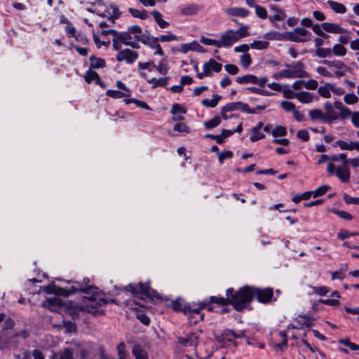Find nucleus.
<instances>
[{
    "mask_svg": "<svg viewBox=\"0 0 359 359\" xmlns=\"http://www.w3.org/2000/svg\"><path fill=\"white\" fill-rule=\"evenodd\" d=\"M227 298L212 296L210 297V303H216L225 306L229 303L232 304L236 310L241 311L246 307L247 304L253 299V291L252 287L245 286L234 292L233 288L226 290Z\"/></svg>",
    "mask_w": 359,
    "mask_h": 359,
    "instance_id": "1",
    "label": "nucleus"
},
{
    "mask_svg": "<svg viewBox=\"0 0 359 359\" xmlns=\"http://www.w3.org/2000/svg\"><path fill=\"white\" fill-rule=\"evenodd\" d=\"M313 324V319L311 318V316L306 315H299L293 320L292 323L288 325L287 327V332H290L292 330H294L298 331L299 330L308 327L309 330L306 331V332L304 333L305 339H303L302 341L311 351H313V349L308 341V335L311 337L314 334V330H311Z\"/></svg>",
    "mask_w": 359,
    "mask_h": 359,
    "instance_id": "2",
    "label": "nucleus"
},
{
    "mask_svg": "<svg viewBox=\"0 0 359 359\" xmlns=\"http://www.w3.org/2000/svg\"><path fill=\"white\" fill-rule=\"evenodd\" d=\"M249 29L250 26L248 25H242L236 31L228 29L220 36V47L227 48L231 47L234 43L238 41L241 39L250 36Z\"/></svg>",
    "mask_w": 359,
    "mask_h": 359,
    "instance_id": "3",
    "label": "nucleus"
},
{
    "mask_svg": "<svg viewBox=\"0 0 359 359\" xmlns=\"http://www.w3.org/2000/svg\"><path fill=\"white\" fill-rule=\"evenodd\" d=\"M107 302L108 301L103 298H98L95 295H93L89 297H83L82 302L78 307L80 311H85L90 313H102L99 310V308L102 305L107 304Z\"/></svg>",
    "mask_w": 359,
    "mask_h": 359,
    "instance_id": "4",
    "label": "nucleus"
},
{
    "mask_svg": "<svg viewBox=\"0 0 359 359\" xmlns=\"http://www.w3.org/2000/svg\"><path fill=\"white\" fill-rule=\"evenodd\" d=\"M347 164L345 163L340 166H335L332 163H329L327 165V171L329 175H336L342 182H348L351 172Z\"/></svg>",
    "mask_w": 359,
    "mask_h": 359,
    "instance_id": "5",
    "label": "nucleus"
},
{
    "mask_svg": "<svg viewBox=\"0 0 359 359\" xmlns=\"http://www.w3.org/2000/svg\"><path fill=\"white\" fill-rule=\"evenodd\" d=\"M323 30L332 34H342L345 32L344 28L335 23L323 22L320 25H316V34L326 39L329 36L324 33Z\"/></svg>",
    "mask_w": 359,
    "mask_h": 359,
    "instance_id": "6",
    "label": "nucleus"
},
{
    "mask_svg": "<svg viewBox=\"0 0 359 359\" xmlns=\"http://www.w3.org/2000/svg\"><path fill=\"white\" fill-rule=\"evenodd\" d=\"M123 290L130 292L133 296L141 295L142 299H143L144 297H151L154 292L149 285H145L142 283L129 284L128 286L123 287Z\"/></svg>",
    "mask_w": 359,
    "mask_h": 359,
    "instance_id": "7",
    "label": "nucleus"
},
{
    "mask_svg": "<svg viewBox=\"0 0 359 359\" xmlns=\"http://www.w3.org/2000/svg\"><path fill=\"white\" fill-rule=\"evenodd\" d=\"M102 34H116L119 37V39L121 40L123 44L126 46H130L133 48H139L140 46L138 45V41L134 39V36L128 32H118L115 29H109L107 31H103L102 32Z\"/></svg>",
    "mask_w": 359,
    "mask_h": 359,
    "instance_id": "8",
    "label": "nucleus"
},
{
    "mask_svg": "<svg viewBox=\"0 0 359 359\" xmlns=\"http://www.w3.org/2000/svg\"><path fill=\"white\" fill-rule=\"evenodd\" d=\"M253 291V298L256 297L259 302L268 303L273 297V290L271 288L260 289L252 287Z\"/></svg>",
    "mask_w": 359,
    "mask_h": 359,
    "instance_id": "9",
    "label": "nucleus"
},
{
    "mask_svg": "<svg viewBox=\"0 0 359 359\" xmlns=\"http://www.w3.org/2000/svg\"><path fill=\"white\" fill-rule=\"evenodd\" d=\"M288 39L292 41H306L311 37V33L304 28H297L293 32H287Z\"/></svg>",
    "mask_w": 359,
    "mask_h": 359,
    "instance_id": "10",
    "label": "nucleus"
},
{
    "mask_svg": "<svg viewBox=\"0 0 359 359\" xmlns=\"http://www.w3.org/2000/svg\"><path fill=\"white\" fill-rule=\"evenodd\" d=\"M138 57V53L130 49H124L116 55L118 62L126 61L128 64L133 63Z\"/></svg>",
    "mask_w": 359,
    "mask_h": 359,
    "instance_id": "11",
    "label": "nucleus"
},
{
    "mask_svg": "<svg viewBox=\"0 0 359 359\" xmlns=\"http://www.w3.org/2000/svg\"><path fill=\"white\" fill-rule=\"evenodd\" d=\"M97 14L111 20L118 18L119 16L118 9L114 5H109L103 12L100 10L97 11Z\"/></svg>",
    "mask_w": 359,
    "mask_h": 359,
    "instance_id": "12",
    "label": "nucleus"
},
{
    "mask_svg": "<svg viewBox=\"0 0 359 359\" xmlns=\"http://www.w3.org/2000/svg\"><path fill=\"white\" fill-rule=\"evenodd\" d=\"M43 306L47 307L50 311L59 312L62 306V302L60 297H54L47 299L46 302L43 303Z\"/></svg>",
    "mask_w": 359,
    "mask_h": 359,
    "instance_id": "13",
    "label": "nucleus"
},
{
    "mask_svg": "<svg viewBox=\"0 0 359 359\" xmlns=\"http://www.w3.org/2000/svg\"><path fill=\"white\" fill-rule=\"evenodd\" d=\"M285 67L290 69L292 75H294V78L304 77L306 76V73L304 70V65L300 62L287 64Z\"/></svg>",
    "mask_w": 359,
    "mask_h": 359,
    "instance_id": "14",
    "label": "nucleus"
},
{
    "mask_svg": "<svg viewBox=\"0 0 359 359\" xmlns=\"http://www.w3.org/2000/svg\"><path fill=\"white\" fill-rule=\"evenodd\" d=\"M222 68V65L214 59H210L208 62H205L203 67V69L208 76H211L212 72H219Z\"/></svg>",
    "mask_w": 359,
    "mask_h": 359,
    "instance_id": "15",
    "label": "nucleus"
},
{
    "mask_svg": "<svg viewBox=\"0 0 359 359\" xmlns=\"http://www.w3.org/2000/svg\"><path fill=\"white\" fill-rule=\"evenodd\" d=\"M225 13L232 17L246 18L250 15V12L243 7H231L225 10Z\"/></svg>",
    "mask_w": 359,
    "mask_h": 359,
    "instance_id": "16",
    "label": "nucleus"
},
{
    "mask_svg": "<svg viewBox=\"0 0 359 359\" xmlns=\"http://www.w3.org/2000/svg\"><path fill=\"white\" fill-rule=\"evenodd\" d=\"M269 8L271 11H275V14L269 17V20L271 22L276 21H282L286 18V14L285 13V11L283 9L278 8L277 6L274 4H271L269 6Z\"/></svg>",
    "mask_w": 359,
    "mask_h": 359,
    "instance_id": "17",
    "label": "nucleus"
},
{
    "mask_svg": "<svg viewBox=\"0 0 359 359\" xmlns=\"http://www.w3.org/2000/svg\"><path fill=\"white\" fill-rule=\"evenodd\" d=\"M177 341L184 346H196L198 344V337L194 334H190L185 337H177Z\"/></svg>",
    "mask_w": 359,
    "mask_h": 359,
    "instance_id": "18",
    "label": "nucleus"
},
{
    "mask_svg": "<svg viewBox=\"0 0 359 359\" xmlns=\"http://www.w3.org/2000/svg\"><path fill=\"white\" fill-rule=\"evenodd\" d=\"M172 309L175 311H182L187 313L189 309V305L187 304L182 299H177L171 303Z\"/></svg>",
    "mask_w": 359,
    "mask_h": 359,
    "instance_id": "19",
    "label": "nucleus"
},
{
    "mask_svg": "<svg viewBox=\"0 0 359 359\" xmlns=\"http://www.w3.org/2000/svg\"><path fill=\"white\" fill-rule=\"evenodd\" d=\"M335 144L339 146L341 150H357L359 151V142H346L339 140L335 142Z\"/></svg>",
    "mask_w": 359,
    "mask_h": 359,
    "instance_id": "20",
    "label": "nucleus"
},
{
    "mask_svg": "<svg viewBox=\"0 0 359 359\" xmlns=\"http://www.w3.org/2000/svg\"><path fill=\"white\" fill-rule=\"evenodd\" d=\"M287 32L285 33H280L278 32H269L264 34V38L266 40H275V41H282L287 38Z\"/></svg>",
    "mask_w": 359,
    "mask_h": 359,
    "instance_id": "21",
    "label": "nucleus"
},
{
    "mask_svg": "<svg viewBox=\"0 0 359 359\" xmlns=\"http://www.w3.org/2000/svg\"><path fill=\"white\" fill-rule=\"evenodd\" d=\"M327 4L332 8V10L338 14H344L346 12V6L339 2L334 1L332 0H329L327 1Z\"/></svg>",
    "mask_w": 359,
    "mask_h": 359,
    "instance_id": "22",
    "label": "nucleus"
},
{
    "mask_svg": "<svg viewBox=\"0 0 359 359\" xmlns=\"http://www.w3.org/2000/svg\"><path fill=\"white\" fill-rule=\"evenodd\" d=\"M151 15L161 28H166L169 26V22L163 19V15L159 11L154 10L151 12Z\"/></svg>",
    "mask_w": 359,
    "mask_h": 359,
    "instance_id": "23",
    "label": "nucleus"
},
{
    "mask_svg": "<svg viewBox=\"0 0 359 359\" xmlns=\"http://www.w3.org/2000/svg\"><path fill=\"white\" fill-rule=\"evenodd\" d=\"M133 354L135 359H148V355L145 350L140 346L135 345L133 348Z\"/></svg>",
    "mask_w": 359,
    "mask_h": 359,
    "instance_id": "24",
    "label": "nucleus"
},
{
    "mask_svg": "<svg viewBox=\"0 0 359 359\" xmlns=\"http://www.w3.org/2000/svg\"><path fill=\"white\" fill-rule=\"evenodd\" d=\"M73 353L69 348H65L62 351L54 353L53 359H72Z\"/></svg>",
    "mask_w": 359,
    "mask_h": 359,
    "instance_id": "25",
    "label": "nucleus"
},
{
    "mask_svg": "<svg viewBox=\"0 0 359 359\" xmlns=\"http://www.w3.org/2000/svg\"><path fill=\"white\" fill-rule=\"evenodd\" d=\"M90 67L93 69L102 68L105 66V61L102 58L96 57L93 55L89 58Z\"/></svg>",
    "mask_w": 359,
    "mask_h": 359,
    "instance_id": "26",
    "label": "nucleus"
},
{
    "mask_svg": "<svg viewBox=\"0 0 359 359\" xmlns=\"http://www.w3.org/2000/svg\"><path fill=\"white\" fill-rule=\"evenodd\" d=\"M220 99L221 96L215 94L212 95V99H204L201 101V103L206 107L214 108L217 105Z\"/></svg>",
    "mask_w": 359,
    "mask_h": 359,
    "instance_id": "27",
    "label": "nucleus"
},
{
    "mask_svg": "<svg viewBox=\"0 0 359 359\" xmlns=\"http://www.w3.org/2000/svg\"><path fill=\"white\" fill-rule=\"evenodd\" d=\"M273 78L277 80L280 79H294V75H292L290 69L287 67V69H283L273 74Z\"/></svg>",
    "mask_w": 359,
    "mask_h": 359,
    "instance_id": "28",
    "label": "nucleus"
},
{
    "mask_svg": "<svg viewBox=\"0 0 359 359\" xmlns=\"http://www.w3.org/2000/svg\"><path fill=\"white\" fill-rule=\"evenodd\" d=\"M199 7L196 4H190L181 10V14L184 15H192L198 13Z\"/></svg>",
    "mask_w": 359,
    "mask_h": 359,
    "instance_id": "29",
    "label": "nucleus"
},
{
    "mask_svg": "<svg viewBox=\"0 0 359 359\" xmlns=\"http://www.w3.org/2000/svg\"><path fill=\"white\" fill-rule=\"evenodd\" d=\"M128 32L134 36L137 41H142V28L138 25H133L128 29Z\"/></svg>",
    "mask_w": 359,
    "mask_h": 359,
    "instance_id": "30",
    "label": "nucleus"
},
{
    "mask_svg": "<svg viewBox=\"0 0 359 359\" xmlns=\"http://www.w3.org/2000/svg\"><path fill=\"white\" fill-rule=\"evenodd\" d=\"M208 304H209L208 302L203 301V302H201L198 303V307H197V308H191L189 306V309L188 310L187 313L200 314L201 310L203 309H205L206 307H208V309L209 311H210V310H212V307L211 306H208Z\"/></svg>",
    "mask_w": 359,
    "mask_h": 359,
    "instance_id": "31",
    "label": "nucleus"
},
{
    "mask_svg": "<svg viewBox=\"0 0 359 359\" xmlns=\"http://www.w3.org/2000/svg\"><path fill=\"white\" fill-rule=\"evenodd\" d=\"M168 80L169 77L159 79L152 78L150 80H148V82L153 85V88L163 87L168 84Z\"/></svg>",
    "mask_w": 359,
    "mask_h": 359,
    "instance_id": "32",
    "label": "nucleus"
},
{
    "mask_svg": "<svg viewBox=\"0 0 359 359\" xmlns=\"http://www.w3.org/2000/svg\"><path fill=\"white\" fill-rule=\"evenodd\" d=\"M236 82L240 84L253 83H256V76L252 74H247L243 76L237 77Z\"/></svg>",
    "mask_w": 359,
    "mask_h": 359,
    "instance_id": "33",
    "label": "nucleus"
},
{
    "mask_svg": "<svg viewBox=\"0 0 359 359\" xmlns=\"http://www.w3.org/2000/svg\"><path fill=\"white\" fill-rule=\"evenodd\" d=\"M296 97L303 103H309L313 101V95L309 92H299L296 94Z\"/></svg>",
    "mask_w": 359,
    "mask_h": 359,
    "instance_id": "34",
    "label": "nucleus"
},
{
    "mask_svg": "<svg viewBox=\"0 0 359 359\" xmlns=\"http://www.w3.org/2000/svg\"><path fill=\"white\" fill-rule=\"evenodd\" d=\"M337 116L332 115V114H323L320 110L316 109V119L318 118L323 121L332 122L333 120L337 119Z\"/></svg>",
    "mask_w": 359,
    "mask_h": 359,
    "instance_id": "35",
    "label": "nucleus"
},
{
    "mask_svg": "<svg viewBox=\"0 0 359 359\" xmlns=\"http://www.w3.org/2000/svg\"><path fill=\"white\" fill-rule=\"evenodd\" d=\"M128 11L134 18H138L142 20H145L148 18L147 12L145 10H138L133 8H130Z\"/></svg>",
    "mask_w": 359,
    "mask_h": 359,
    "instance_id": "36",
    "label": "nucleus"
},
{
    "mask_svg": "<svg viewBox=\"0 0 359 359\" xmlns=\"http://www.w3.org/2000/svg\"><path fill=\"white\" fill-rule=\"evenodd\" d=\"M99 79L100 76L98 74L92 70H88L84 76V79L88 83H90L92 81H95V83H96L97 81H99Z\"/></svg>",
    "mask_w": 359,
    "mask_h": 359,
    "instance_id": "37",
    "label": "nucleus"
},
{
    "mask_svg": "<svg viewBox=\"0 0 359 359\" xmlns=\"http://www.w3.org/2000/svg\"><path fill=\"white\" fill-rule=\"evenodd\" d=\"M149 46H151V48L152 49L155 50V52H154L155 55H158L161 56H163L164 55V53H163L160 44L158 43V41L157 38L152 39L149 43Z\"/></svg>",
    "mask_w": 359,
    "mask_h": 359,
    "instance_id": "38",
    "label": "nucleus"
},
{
    "mask_svg": "<svg viewBox=\"0 0 359 359\" xmlns=\"http://www.w3.org/2000/svg\"><path fill=\"white\" fill-rule=\"evenodd\" d=\"M118 359H128V355L124 343H120L116 346Z\"/></svg>",
    "mask_w": 359,
    "mask_h": 359,
    "instance_id": "39",
    "label": "nucleus"
},
{
    "mask_svg": "<svg viewBox=\"0 0 359 359\" xmlns=\"http://www.w3.org/2000/svg\"><path fill=\"white\" fill-rule=\"evenodd\" d=\"M240 62L241 66L244 69H247L251 65L252 60L249 53H245L240 56Z\"/></svg>",
    "mask_w": 359,
    "mask_h": 359,
    "instance_id": "40",
    "label": "nucleus"
},
{
    "mask_svg": "<svg viewBox=\"0 0 359 359\" xmlns=\"http://www.w3.org/2000/svg\"><path fill=\"white\" fill-rule=\"evenodd\" d=\"M314 194V191H306L302 194L297 195L292 198V201L298 203L302 201H306L311 198V196Z\"/></svg>",
    "mask_w": 359,
    "mask_h": 359,
    "instance_id": "41",
    "label": "nucleus"
},
{
    "mask_svg": "<svg viewBox=\"0 0 359 359\" xmlns=\"http://www.w3.org/2000/svg\"><path fill=\"white\" fill-rule=\"evenodd\" d=\"M250 46L252 49L264 50L268 48L269 43L265 41H254Z\"/></svg>",
    "mask_w": 359,
    "mask_h": 359,
    "instance_id": "42",
    "label": "nucleus"
},
{
    "mask_svg": "<svg viewBox=\"0 0 359 359\" xmlns=\"http://www.w3.org/2000/svg\"><path fill=\"white\" fill-rule=\"evenodd\" d=\"M332 53V50L329 48H318L316 49V55L320 57H330Z\"/></svg>",
    "mask_w": 359,
    "mask_h": 359,
    "instance_id": "43",
    "label": "nucleus"
},
{
    "mask_svg": "<svg viewBox=\"0 0 359 359\" xmlns=\"http://www.w3.org/2000/svg\"><path fill=\"white\" fill-rule=\"evenodd\" d=\"M332 52H333L334 55L341 57L346 54V49L341 44H335Z\"/></svg>",
    "mask_w": 359,
    "mask_h": 359,
    "instance_id": "44",
    "label": "nucleus"
},
{
    "mask_svg": "<svg viewBox=\"0 0 359 359\" xmlns=\"http://www.w3.org/2000/svg\"><path fill=\"white\" fill-rule=\"evenodd\" d=\"M254 8H255V14L257 15V16L258 18H259L261 19L267 18V17H268L267 11L264 7L257 4Z\"/></svg>",
    "mask_w": 359,
    "mask_h": 359,
    "instance_id": "45",
    "label": "nucleus"
},
{
    "mask_svg": "<svg viewBox=\"0 0 359 359\" xmlns=\"http://www.w3.org/2000/svg\"><path fill=\"white\" fill-rule=\"evenodd\" d=\"M221 122L220 118L219 116H215L213 118L205 121L204 123V126L207 129H212L213 128L217 127L219 125Z\"/></svg>",
    "mask_w": 359,
    "mask_h": 359,
    "instance_id": "46",
    "label": "nucleus"
},
{
    "mask_svg": "<svg viewBox=\"0 0 359 359\" xmlns=\"http://www.w3.org/2000/svg\"><path fill=\"white\" fill-rule=\"evenodd\" d=\"M201 42L206 46H215L217 48H221L220 47V43H219V40H215V39H210V38H207V37H205V36H202L201 38Z\"/></svg>",
    "mask_w": 359,
    "mask_h": 359,
    "instance_id": "47",
    "label": "nucleus"
},
{
    "mask_svg": "<svg viewBox=\"0 0 359 359\" xmlns=\"http://www.w3.org/2000/svg\"><path fill=\"white\" fill-rule=\"evenodd\" d=\"M273 137H282L287 134V130L285 127L278 126H276L271 132Z\"/></svg>",
    "mask_w": 359,
    "mask_h": 359,
    "instance_id": "48",
    "label": "nucleus"
},
{
    "mask_svg": "<svg viewBox=\"0 0 359 359\" xmlns=\"http://www.w3.org/2000/svg\"><path fill=\"white\" fill-rule=\"evenodd\" d=\"M332 89L331 85H325L320 87L318 89V93L323 97L327 98L330 97V90Z\"/></svg>",
    "mask_w": 359,
    "mask_h": 359,
    "instance_id": "49",
    "label": "nucleus"
},
{
    "mask_svg": "<svg viewBox=\"0 0 359 359\" xmlns=\"http://www.w3.org/2000/svg\"><path fill=\"white\" fill-rule=\"evenodd\" d=\"M344 102L348 104H354L359 100L358 97L353 93H348L344 97Z\"/></svg>",
    "mask_w": 359,
    "mask_h": 359,
    "instance_id": "50",
    "label": "nucleus"
},
{
    "mask_svg": "<svg viewBox=\"0 0 359 359\" xmlns=\"http://www.w3.org/2000/svg\"><path fill=\"white\" fill-rule=\"evenodd\" d=\"M154 69H156L162 75L166 74L168 70V65L164 60L159 62L157 66L154 65Z\"/></svg>",
    "mask_w": 359,
    "mask_h": 359,
    "instance_id": "51",
    "label": "nucleus"
},
{
    "mask_svg": "<svg viewBox=\"0 0 359 359\" xmlns=\"http://www.w3.org/2000/svg\"><path fill=\"white\" fill-rule=\"evenodd\" d=\"M175 131L178 133H189L190 129L184 123H180L175 125L173 128Z\"/></svg>",
    "mask_w": 359,
    "mask_h": 359,
    "instance_id": "52",
    "label": "nucleus"
},
{
    "mask_svg": "<svg viewBox=\"0 0 359 359\" xmlns=\"http://www.w3.org/2000/svg\"><path fill=\"white\" fill-rule=\"evenodd\" d=\"M248 90L252 93H255V94H258V95H264V96H271L273 95L272 93H271L268 90H262V89H260V88H258L256 87H250L248 88Z\"/></svg>",
    "mask_w": 359,
    "mask_h": 359,
    "instance_id": "53",
    "label": "nucleus"
},
{
    "mask_svg": "<svg viewBox=\"0 0 359 359\" xmlns=\"http://www.w3.org/2000/svg\"><path fill=\"white\" fill-rule=\"evenodd\" d=\"M106 95L114 99H120L124 97L122 92L116 90H107Z\"/></svg>",
    "mask_w": 359,
    "mask_h": 359,
    "instance_id": "54",
    "label": "nucleus"
},
{
    "mask_svg": "<svg viewBox=\"0 0 359 359\" xmlns=\"http://www.w3.org/2000/svg\"><path fill=\"white\" fill-rule=\"evenodd\" d=\"M158 41L167 42L172 41H177V37L175 34L168 33L167 34L161 35L159 38H157Z\"/></svg>",
    "mask_w": 359,
    "mask_h": 359,
    "instance_id": "55",
    "label": "nucleus"
},
{
    "mask_svg": "<svg viewBox=\"0 0 359 359\" xmlns=\"http://www.w3.org/2000/svg\"><path fill=\"white\" fill-rule=\"evenodd\" d=\"M280 106L286 111H292L293 113L296 109L294 104L289 101H282Z\"/></svg>",
    "mask_w": 359,
    "mask_h": 359,
    "instance_id": "56",
    "label": "nucleus"
},
{
    "mask_svg": "<svg viewBox=\"0 0 359 359\" xmlns=\"http://www.w3.org/2000/svg\"><path fill=\"white\" fill-rule=\"evenodd\" d=\"M233 157V152L229 150L224 151L218 153L219 161L222 163L225 159L231 158Z\"/></svg>",
    "mask_w": 359,
    "mask_h": 359,
    "instance_id": "57",
    "label": "nucleus"
},
{
    "mask_svg": "<svg viewBox=\"0 0 359 359\" xmlns=\"http://www.w3.org/2000/svg\"><path fill=\"white\" fill-rule=\"evenodd\" d=\"M339 342L344 346L349 347L353 351L359 350V345L352 343L348 339L340 340Z\"/></svg>",
    "mask_w": 359,
    "mask_h": 359,
    "instance_id": "58",
    "label": "nucleus"
},
{
    "mask_svg": "<svg viewBox=\"0 0 359 359\" xmlns=\"http://www.w3.org/2000/svg\"><path fill=\"white\" fill-rule=\"evenodd\" d=\"M186 112V109L179 104H174L171 109V114L173 115L185 114Z\"/></svg>",
    "mask_w": 359,
    "mask_h": 359,
    "instance_id": "59",
    "label": "nucleus"
},
{
    "mask_svg": "<svg viewBox=\"0 0 359 359\" xmlns=\"http://www.w3.org/2000/svg\"><path fill=\"white\" fill-rule=\"evenodd\" d=\"M223 108L224 111H227L239 110V102L227 103Z\"/></svg>",
    "mask_w": 359,
    "mask_h": 359,
    "instance_id": "60",
    "label": "nucleus"
},
{
    "mask_svg": "<svg viewBox=\"0 0 359 359\" xmlns=\"http://www.w3.org/2000/svg\"><path fill=\"white\" fill-rule=\"evenodd\" d=\"M224 69L230 74L236 75L238 73L239 69L235 65H224Z\"/></svg>",
    "mask_w": 359,
    "mask_h": 359,
    "instance_id": "61",
    "label": "nucleus"
},
{
    "mask_svg": "<svg viewBox=\"0 0 359 359\" xmlns=\"http://www.w3.org/2000/svg\"><path fill=\"white\" fill-rule=\"evenodd\" d=\"M114 37L112 39V46L114 50H120L121 48V45L123 44L121 39L116 34H113Z\"/></svg>",
    "mask_w": 359,
    "mask_h": 359,
    "instance_id": "62",
    "label": "nucleus"
},
{
    "mask_svg": "<svg viewBox=\"0 0 359 359\" xmlns=\"http://www.w3.org/2000/svg\"><path fill=\"white\" fill-rule=\"evenodd\" d=\"M252 133V135L250 137V140L252 141V142H256V141H258L259 140H262L263 138H264L265 135L264 133H260L259 130H257L256 132L255 131H251Z\"/></svg>",
    "mask_w": 359,
    "mask_h": 359,
    "instance_id": "63",
    "label": "nucleus"
},
{
    "mask_svg": "<svg viewBox=\"0 0 359 359\" xmlns=\"http://www.w3.org/2000/svg\"><path fill=\"white\" fill-rule=\"evenodd\" d=\"M344 199L347 204H358L359 205V198L352 197L347 194H344Z\"/></svg>",
    "mask_w": 359,
    "mask_h": 359,
    "instance_id": "64",
    "label": "nucleus"
}]
</instances>
